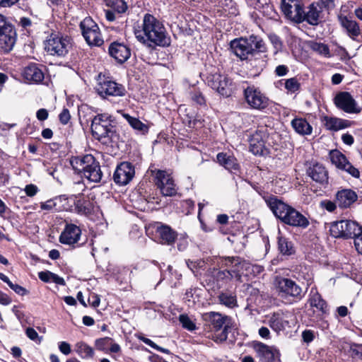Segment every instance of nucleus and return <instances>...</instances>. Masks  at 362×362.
I'll return each mask as SVG.
<instances>
[{"label": "nucleus", "instance_id": "43", "mask_svg": "<svg viewBox=\"0 0 362 362\" xmlns=\"http://www.w3.org/2000/svg\"><path fill=\"white\" fill-rule=\"evenodd\" d=\"M106 5L117 14L124 13L127 9V5L124 0H106Z\"/></svg>", "mask_w": 362, "mask_h": 362}, {"label": "nucleus", "instance_id": "8", "mask_svg": "<svg viewBox=\"0 0 362 362\" xmlns=\"http://www.w3.org/2000/svg\"><path fill=\"white\" fill-rule=\"evenodd\" d=\"M44 49L47 54L63 57H65L71 47V38L67 35L58 32H52L43 42Z\"/></svg>", "mask_w": 362, "mask_h": 362}, {"label": "nucleus", "instance_id": "47", "mask_svg": "<svg viewBox=\"0 0 362 362\" xmlns=\"http://www.w3.org/2000/svg\"><path fill=\"white\" fill-rule=\"evenodd\" d=\"M179 321L182 326L188 331L192 332L197 329L195 323L187 315H180L179 316Z\"/></svg>", "mask_w": 362, "mask_h": 362}, {"label": "nucleus", "instance_id": "58", "mask_svg": "<svg viewBox=\"0 0 362 362\" xmlns=\"http://www.w3.org/2000/svg\"><path fill=\"white\" fill-rule=\"evenodd\" d=\"M59 119L62 124H67L71 119V115L69 110L66 108H64L59 115Z\"/></svg>", "mask_w": 362, "mask_h": 362}, {"label": "nucleus", "instance_id": "3", "mask_svg": "<svg viewBox=\"0 0 362 362\" xmlns=\"http://www.w3.org/2000/svg\"><path fill=\"white\" fill-rule=\"evenodd\" d=\"M266 203L274 216L284 223L302 228H305L309 226L310 222L305 216L276 197H269L266 200Z\"/></svg>", "mask_w": 362, "mask_h": 362}, {"label": "nucleus", "instance_id": "23", "mask_svg": "<svg viewBox=\"0 0 362 362\" xmlns=\"http://www.w3.org/2000/svg\"><path fill=\"white\" fill-rule=\"evenodd\" d=\"M281 8L287 19L296 23H302L303 10L302 1L281 4Z\"/></svg>", "mask_w": 362, "mask_h": 362}, {"label": "nucleus", "instance_id": "20", "mask_svg": "<svg viewBox=\"0 0 362 362\" xmlns=\"http://www.w3.org/2000/svg\"><path fill=\"white\" fill-rule=\"evenodd\" d=\"M153 229L156 240L161 244L171 245L177 238V232L168 225L157 222L153 225Z\"/></svg>", "mask_w": 362, "mask_h": 362}, {"label": "nucleus", "instance_id": "17", "mask_svg": "<svg viewBox=\"0 0 362 362\" xmlns=\"http://www.w3.org/2000/svg\"><path fill=\"white\" fill-rule=\"evenodd\" d=\"M95 89L103 98H107L108 96H124L127 92L123 85L107 78L100 80Z\"/></svg>", "mask_w": 362, "mask_h": 362}, {"label": "nucleus", "instance_id": "5", "mask_svg": "<svg viewBox=\"0 0 362 362\" xmlns=\"http://www.w3.org/2000/svg\"><path fill=\"white\" fill-rule=\"evenodd\" d=\"M203 320L208 323L211 329L209 336L216 343L226 341L228 334L235 329V325L231 317L217 312H209L203 314Z\"/></svg>", "mask_w": 362, "mask_h": 362}, {"label": "nucleus", "instance_id": "14", "mask_svg": "<svg viewBox=\"0 0 362 362\" xmlns=\"http://www.w3.org/2000/svg\"><path fill=\"white\" fill-rule=\"evenodd\" d=\"M333 103L338 110L347 114H358L362 110L361 107L349 92L341 91L337 93Z\"/></svg>", "mask_w": 362, "mask_h": 362}, {"label": "nucleus", "instance_id": "49", "mask_svg": "<svg viewBox=\"0 0 362 362\" xmlns=\"http://www.w3.org/2000/svg\"><path fill=\"white\" fill-rule=\"evenodd\" d=\"M318 8L323 11H329L335 6L334 0H317L314 2Z\"/></svg>", "mask_w": 362, "mask_h": 362}, {"label": "nucleus", "instance_id": "39", "mask_svg": "<svg viewBox=\"0 0 362 362\" xmlns=\"http://www.w3.org/2000/svg\"><path fill=\"white\" fill-rule=\"evenodd\" d=\"M122 116L134 129L139 132L143 134H146L148 132V125L143 123L138 118L132 117L127 113H123Z\"/></svg>", "mask_w": 362, "mask_h": 362}, {"label": "nucleus", "instance_id": "4", "mask_svg": "<svg viewBox=\"0 0 362 362\" xmlns=\"http://www.w3.org/2000/svg\"><path fill=\"white\" fill-rule=\"evenodd\" d=\"M230 47L232 52L241 60L249 59L250 57H266L265 44L256 36H250L249 39H235L230 42Z\"/></svg>", "mask_w": 362, "mask_h": 362}, {"label": "nucleus", "instance_id": "59", "mask_svg": "<svg viewBox=\"0 0 362 362\" xmlns=\"http://www.w3.org/2000/svg\"><path fill=\"white\" fill-rule=\"evenodd\" d=\"M334 52L338 55L341 60L349 59V54L346 49L341 46H337Z\"/></svg>", "mask_w": 362, "mask_h": 362}, {"label": "nucleus", "instance_id": "32", "mask_svg": "<svg viewBox=\"0 0 362 362\" xmlns=\"http://www.w3.org/2000/svg\"><path fill=\"white\" fill-rule=\"evenodd\" d=\"M277 247L279 253L284 256H291L296 252V248L293 242L282 234L280 229H278Z\"/></svg>", "mask_w": 362, "mask_h": 362}, {"label": "nucleus", "instance_id": "51", "mask_svg": "<svg viewBox=\"0 0 362 362\" xmlns=\"http://www.w3.org/2000/svg\"><path fill=\"white\" fill-rule=\"evenodd\" d=\"M18 25L22 28L23 30L30 33L34 25L31 19L27 17H21L18 21Z\"/></svg>", "mask_w": 362, "mask_h": 362}, {"label": "nucleus", "instance_id": "29", "mask_svg": "<svg viewBox=\"0 0 362 362\" xmlns=\"http://www.w3.org/2000/svg\"><path fill=\"white\" fill-rule=\"evenodd\" d=\"M255 349L259 357V362H274L279 357L278 350L261 342L255 344Z\"/></svg>", "mask_w": 362, "mask_h": 362}, {"label": "nucleus", "instance_id": "21", "mask_svg": "<svg viewBox=\"0 0 362 362\" xmlns=\"http://www.w3.org/2000/svg\"><path fill=\"white\" fill-rule=\"evenodd\" d=\"M329 158L331 162L337 168L343 170L352 175L354 177L358 178L360 176L359 170L354 167L347 160L346 156L338 150H332L329 152Z\"/></svg>", "mask_w": 362, "mask_h": 362}, {"label": "nucleus", "instance_id": "56", "mask_svg": "<svg viewBox=\"0 0 362 362\" xmlns=\"http://www.w3.org/2000/svg\"><path fill=\"white\" fill-rule=\"evenodd\" d=\"M186 264L187 267L193 272L195 273V269L197 268H202L204 265V262L202 260H196V261H192V260H187Z\"/></svg>", "mask_w": 362, "mask_h": 362}, {"label": "nucleus", "instance_id": "57", "mask_svg": "<svg viewBox=\"0 0 362 362\" xmlns=\"http://www.w3.org/2000/svg\"><path fill=\"white\" fill-rule=\"evenodd\" d=\"M24 191L27 196L32 197L39 192V189L35 185L29 184L25 185Z\"/></svg>", "mask_w": 362, "mask_h": 362}, {"label": "nucleus", "instance_id": "52", "mask_svg": "<svg viewBox=\"0 0 362 362\" xmlns=\"http://www.w3.org/2000/svg\"><path fill=\"white\" fill-rule=\"evenodd\" d=\"M81 156H73L70 159L71 165L78 174L82 173L83 168H81Z\"/></svg>", "mask_w": 362, "mask_h": 362}, {"label": "nucleus", "instance_id": "42", "mask_svg": "<svg viewBox=\"0 0 362 362\" xmlns=\"http://www.w3.org/2000/svg\"><path fill=\"white\" fill-rule=\"evenodd\" d=\"M310 47L313 52H317L321 56L327 58H330L332 57L329 48L326 44L317 42H310Z\"/></svg>", "mask_w": 362, "mask_h": 362}, {"label": "nucleus", "instance_id": "10", "mask_svg": "<svg viewBox=\"0 0 362 362\" xmlns=\"http://www.w3.org/2000/svg\"><path fill=\"white\" fill-rule=\"evenodd\" d=\"M329 230L333 237L355 240L362 233V227L355 221L341 220L332 223Z\"/></svg>", "mask_w": 362, "mask_h": 362}, {"label": "nucleus", "instance_id": "22", "mask_svg": "<svg viewBox=\"0 0 362 362\" xmlns=\"http://www.w3.org/2000/svg\"><path fill=\"white\" fill-rule=\"evenodd\" d=\"M134 175V165L129 162H122L117 165L113 175V180L119 185H126L132 180Z\"/></svg>", "mask_w": 362, "mask_h": 362}, {"label": "nucleus", "instance_id": "35", "mask_svg": "<svg viewBox=\"0 0 362 362\" xmlns=\"http://www.w3.org/2000/svg\"><path fill=\"white\" fill-rule=\"evenodd\" d=\"M83 176L92 182H99L103 177L99 163L95 159L91 166L85 170Z\"/></svg>", "mask_w": 362, "mask_h": 362}, {"label": "nucleus", "instance_id": "38", "mask_svg": "<svg viewBox=\"0 0 362 362\" xmlns=\"http://www.w3.org/2000/svg\"><path fill=\"white\" fill-rule=\"evenodd\" d=\"M74 351L83 359H88L94 356L93 349L83 341H78L74 345Z\"/></svg>", "mask_w": 362, "mask_h": 362}, {"label": "nucleus", "instance_id": "24", "mask_svg": "<svg viewBox=\"0 0 362 362\" xmlns=\"http://www.w3.org/2000/svg\"><path fill=\"white\" fill-rule=\"evenodd\" d=\"M44 68L41 64L31 63L23 69L22 76L29 83H40L45 78Z\"/></svg>", "mask_w": 362, "mask_h": 362}, {"label": "nucleus", "instance_id": "44", "mask_svg": "<svg viewBox=\"0 0 362 362\" xmlns=\"http://www.w3.org/2000/svg\"><path fill=\"white\" fill-rule=\"evenodd\" d=\"M223 11L229 15L236 16L238 13L235 2L233 0H217Z\"/></svg>", "mask_w": 362, "mask_h": 362}, {"label": "nucleus", "instance_id": "40", "mask_svg": "<svg viewBox=\"0 0 362 362\" xmlns=\"http://www.w3.org/2000/svg\"><path fill=\"white\" fill-rule=\"evenodd\" d=\"M218 299L221 305H225L229 308H233L238 306V301L236 296L230 292H221Z\"/></svg>", "mask_w": 362, "mask_h": 362}, {"label": "nucleus", "instance_id": "26", "mask_svg": "<svg viewBox=\"0 0 362 362\" xmlns=\"http://www.w3.org/2000/svg\"><path fill=\"white\" fill-rule=\"evenodd\" d=\"M81 235V228L75 224L66 223L59 237L62 244L71 245L79 240Z\"/></svg>", "mask_w": 362, "mask_h": 362}, {"label": "nucleus", "instance_id": "2", "mask_svg": "<svg viewBox=\"0 0 362 362\" xmlns=\"http://www.w3.org/2000/svg\"><path fill=\"white\" fill-rule=\"evenodd\" d=\"M217 263L221 268L225 269L217 272L216 278L218 281L225 282H229L233 279L241 282L243 270L257 274L262 270L261 267L253 265L240 257H221L218 259Z\"/></svg>", "mask_w": 362, "mask_h": 362}, {"label": "nucleus", "instance_id": "53", "mask_svg": "<svg viewBox=\"0 0 362 362\" xmlns=\"http://www.w3.org/2000/svg\"><path fill=\"white\" fill-rule=\"evenodd\" d=\"M95 159V158L90 154H86L81 156V168H83L82 174L84 173L86 169L91 166V164L93 163V160Z\"/></svg>", "mask_w": 362, "mask_h": 362}, {"label": "nucleus", "instance_id": "50", "mask_svg": "<svg viewBox=\"0 0 362 362\" xmlns=\"http://www.w3.org/2000/svg\"><path fill=\"white\" fill-rule=\"evenodd\" d=\"M112 339L110 337H103L95 340V345L98 350L105 351L106 348L111 342Z\"/></svg>", "mask_w": 362, "mask_h": 362}, {"label": "nucleus", "instance_id": "27", "mask_svg": "<svg viewBox=\"0 0 362 362\" xmlns=\"http://www.w3.org/2000/svg\"><path fill=\"white\" fill-rule=\"evenodd\" d=\"M340 25L346 30L347 35L353 40H355L361 34L358 23L350 16L341 13L337 16Z\"/></svg>", "mask_w": 362, "mask_h": 362}, {"label": "nucleus", "instance_id": "13", "mask_svg": "<svg viewBox=\"0 0 362 362\" xmlns=\"http://www.w3.org/2000/svg\"><path fill=\"white\" fill-rule=\"evenodd\" d=\"M58 199L60 202L67 201L68 203L71 204L70 206H64V209L74 210L75 212L81 215H88L93 209V202L88 198L81 195V194L70 196L63 194L59 196Z\"/></svg>", "mask_w": 362, "mask_h": 362}, {"label": "nucleus", "instance_id": "18", "mask_svg": "<svg viewBox=\"0 0 362 362\" xmlns=\"http://www.w3.org/2000/svg\"><path fill=\"white\" fill-rule=\"evenodd\" d=\"M269 134L267 126H259L249 139L250 150L254 155L263 153L266 139Z\"/></svg>", "mask_w": 362, "mask_h": 362}, {"label": "nucleus", "instance_id": "25", "mask_svg": "<svg viewBox=\"0 0 362 362\" xmlns=\"http://www.w3.org/2000/svg\"><path fill=\"white\" fill-rule=\"evenodd\" d=\"M108 52L110 55L118 63H124L131 56V49L124 42L115 41L110 43Z\"/></svg>", "mask_w": 362, "mask_h": 362}, {"label": "nucleus", "instance_id": "60", "mask_svg": "<svg viewBox=\"0 0 362 362\" xmlns=\"http://www.w3.org/2000/svg\"><path fill=\"white\" fill-rule=\"evenodd\" d=\"M204 119L200 115H196L192 121H189L190 127H201L204 125Z\"/></svg>", "mask_w": 362, "mask_h": 362}, {"label": "nucleus", "instance_id": "15", "mask_svg": "<svg viewBox=\"0 0 362 362\" xmlns=\"http://www.w3.org/2000/svg\"><path fill=\"white\" fill-rule=\"evenodd\" d=\"M244 97L248 105L255 110H263L269 105V98L255 86L244 90Z\"/></svg>", "mask_w": 362, "mask_h": 362}, {"label": "nucleus", "instance_id": "37", "mask_svg": "<svg viewBox=\"0 0 362 362\" xmlns=\"http://www.w3.org/2000/svg\"><path fill=\"white\" fill-rule=\"evenodd\" d=\"M291 126L300 135H310L313 132L312 126L303 118H295L291 121Z\"/></svg>", "mask_w": 362, "mask_h": 362}, {"label": "nucleus", "instance_id": "34", "mask_svg": "<svg viewBox=\"0 0 362 362\" xmlns=\"http://www.w3.org/2000/svg\"><path fill=\"white\" fill-rule=\"evenodd\" d=\"M308 303L310 307L315 308L322 314L327 313V305L325 300L322 299L321 295L316 289L311 288L309 293Z\"/></svg>", "mask_w": 362, "mask_h": 362}, {"label": "nucleus", "instance_id": "36", "mask_svg": "<svg viewBox=\"0 0 362 362\" xmlns=\"http://www.w3.org/2000/svg\"><path fill=\"white\" fill-rule=\"evenodd\" d=\"M269 324L270 327L275 332H279L286 329L288 322L285 318L283 313H274L269 319Z\"/></svg>", "mask_w": 362, "mask_h": 362}, {"label": "nucleus", "instance_id": "9", "mask_svg": "<svg viewBox=\"0 0 362 362\" xmlns=\"http://www.w3.org/2000/svg\"><path fill=\"white\" fill-rule=\"evenodd\" d=\"M206 83L225 98L230 97L235 90V85L233 81L227 75L220 73L209 74L206 78Z\"/></svg>", "mask_w": 362, "mask_h": 362}, {"label": "nucleus", "instance_id": "55", "mask_svg": "<svg viewBox=\"0 0 362 362\" xmlns=\"http://www.w3.org/2000/svg\"><path fill=\"white\" fill-rule=\"evenodd\" d=\"M337 204L334 202L325 199L320 202V206L329 212H333L337 208Z\"/></svg>", "mask_w": 362, "mask_h": 362}, {"label": "nucleus", "instance_id": "41", "mask_svg": "<svg viewBox=\"0 0 362 362\" xmlns=\"http://www.w3.org/2000/svg\"><path fill=\"white\" fill-rule=\"evenodd\" d=\"M39 279L46 283L48 282H54L57 284L64 286L65 281L64 279L58 276L56 274H54L49 271H43L38 273Z\"/></svg>", "mask_w": 362, "mask_h": 362}, {"label": "nucleus", "instance_id": "63", "mask_svg": "<svg viewBox=\"0 0 362 362\" xmlns=\"http://www.w3.org/2000/svg\"><path fill=\"white\" fill-rule=\"evenodd\" d=\"M88 303L94 308H97L99 306L100 303V298L98 295L95 293H92L88 297Z\"/></svg>", "mask_w": 362, "mask_h": 362}, {"label": "nucleus", "instance_id": "48", "mask_svg": "<svg viewBox=\"0 0 362 362\" xmlns=\"http://www.w3.org/2000/svg\"><path fill=\"white\" fill-rule=\"evenodd\" d=\"M139 339L143 341L146 345L151 346V348L160 351L162 353L166 354H170V351L168 349L163 348L161 346H159L156 343H154L151 339L146 338L145 337H139Z\"/></svg>", "mask_w": 362, "mask_h": 362}, {"label": "nucleus", "instance_id": "7", "mask_svg": "<svg viewBox=\"0 0 362 362\" xmlns=\"http://www.w3.org/2000/svg\"><path fill=\"white\" fill-rule=\"evenodd\" d=\"M275 286L279 297L286 304L291 305L298 303L305 295L303 288L295 281L288 278H276Z\"/></svg>", "mask_w": 362, "mask_h": 362}, {"label": "nucleus", "instance_id": "30", "mask_svg": "<svg viewBox=\"0 0 362 362\" xmlns=\"http://www.w3.org/2000/svg\"><path fill=\"white\" fill-rule=\"evenodd\" d=\"M356 193L349 189L339 191L336 194V203L339 208L346 209L351 206L357 200Z\"/></svg>", "mask_w": 362, "mask_h": 362}, {"label": "nucleus", "instance_id": "12", "mask_svg": "<svg viewBox=\"0 0 362 362\" xmlns=\"http://www.w3.org/2000/svg\"><path fill=\"white\" fill-rule=\"evenodd\" d=\"M83 37L90 46L100 47L104 42L98 24L90 18H85L79 25Z\"/></svg>", "mask_w": 362, "mask_h": 362}, {"label": "nucleus", "instance_id": "45", "mask_svg": "<svg viewBox=\"0 0 362 362\" xmlns=\"http://www.w3.org/2000/svg\"><path fill=\"white\" fill-rule=\"evenodd\" d=\"M189 97L193 103L199 105H206V98L199 89L193 88L189 92Z\"/></svg>", "mask_w": 362, "mask_h": 362}, {"label": "nucleus", "instance_id": "28", "mask_svg": "<svg viewBox=\"0 0 362 362\" xmlns=\"http://www.w3.org/2000/svg\"><path fill=\"white\" fill-rule=\"evenodd\" d=\"M322 122L326 129L332 132L351 127L354 124V121L327 115L322 117Z\"/></svg>", "mask_w": 362, "mask_h": 362}, {"label": "nucleus", "instance_id": "46", "mask_svg": "<svg viewBox=\"0 0 362 362\" xmlns=\"http://www.w3.org/2000/svg\"><path fill=\"white\" fill-rule=\"evenodd\" d=\"M284 86L288 92L294 93L300 90V83L296 78L293 77L286 79L284 83Z\"/></svg>", "mask_w": 362, "mask_h": 362}, {"label": "nucleus", "instance_id": "54", "mask_svg": "<svg viewBox=\"0 0 362 362\" xmlns=\"http://www.w3.org/2000/svg\"><path fill=\"white\" fill-rule=\"evenodd\" d=\"M26 336L32 341L37 343H40L42 337H40L37 332L32 327H28L25 330Z\"/></svg>", "mask_w": 362, "mask_h": 362}, {"label": "nucleus", "instance_id": "6", "mask_svg": "<svg viewBox=\"0 0 362 362\" xmlns=\"http://www.w3.org/2000/svg\"><path fill=\"white\" fill-rule=\"evenodd\" d=\"M93 137L103 144L108 145L116 138V127L112 117L107 113L98 114L91 122Z\"/></svg>", "mask_w": 362, "mask_h": 362}, {"label": "nucleus", "instance_id": "1", "mask_svg": "<svg viewBox=\"0 0 362 362\" xmlns=\"http://www.w3.org/2000/svg\"><path fill=\"white\" fill-rule=\"evenodd\" d=\"M134 33L139 42L149 47L170 45V38L163 24L151 14L144 15L141 25L134 27Z\"/></svg>", "mask_w": 362, "mask_h": 362}, {"label": "nucleus", "instance_id": "61", "mask_svg": "<svg viewBox=\"0 0 362 362\" xmlns=\"http://www.w3.org/2000/svg\"><path fill=\"white\" fill-rule=\"evenodd\" d=\"M59 349L64 355H69L71 352V345L66 341H61L59 343Z\"/></svg>", "mask_w": 362, "mask_h": 362}, {"label": "nucleus", "instance_id": "64", "mask_svg": "<svg viewBox=\"0 0 362 362\" xmlns=\"http://www.w3.org/2000/svg\"><path fill=\"white\" fill-rule=\"evenodd\" d=\"M275 74L278 76H284L288 72V68L286 65H279L276 67Z\"/></svg>", "mask_w": 362, "mask_h": 362}, {"label": "nucleus", "instance_id": "31", "mask_svg": "<svg viewBox=\"0 0 362 362\" xmlns=\"http://www.w3.org/2000/svg\"><path fill=\"white\" fill-rule=\"evenodd\" d=\"M322 13V11L313 2L309 5L306 12L303 10L302 22L306 21L309 25H317L320 23Z\"/></svg>", "mask_w": 362, "mask_h": 362}, {"label": "nucleus", "instance_id": "19", "mask_svg": "<svg viewBox=\"0 0 362 362\" xmlns=\"http://www.w3.org/2000/svg\"><path fill=\"white\" fill-rule=\"evenodd\" d=\"M306 174L313 181L322 187L328 185V171L320 163L310 162L306 168Z\"/></svg>", "mask_w": 362, "mask_h": 362}, {"label": "nucleus", "instance_id": "11", "mask_svg": "<svg viewBox=\"0 0 362 362\" xmlns=\"http://www.w3.org/2000/svg\"><path fill=\"white\" fill-rule=\"evenodd\" d=\"M17 34L14 26L7 18L0 14V49L5 53L11 52L16 42Z\"/></svg>", "mask_w": 362, "mask_h": 362}, {"label": "nucleus", "instance_id": "16", "mask_svg": "<svg viewBox=\"0 0 362 362\" xmlns=\"http://www.w3.org/2000/svg\"><path fill=\"white\" fill-rule=\"evenodd\" d=\"M154 182L161 194L165 197H172L176 194V185L171 175L164 170H156L154 175Z\"/></svg>", "mask_w": 362, "mask_h": 362}, {"label": "nucleus", "instance_id": "33", "mask_svg": "<svg viewBox=\"0 0 362 362\" xmlns=\"http://www.w3.org/2000/svg\"><path fill=\"white\" fill-rule=\"evenodd\" d=\"M218 163L231 173H235L239 169V164L235 157L226 153H218L216 156Z\"/></svg>", "mask_w": 362, "mask_h": 362}, {"label": "nucleus", "instance_id": "62", "mask_svg": "<svg viewBox=\"0 0 362 362\" xmlns=\"http://www.w3.org/2000/svg\"><path fill=\"white\" fill-rule=\"evenodd\" d=\"M302 337L305 342L310 343L313 341L315 338V332L310 329H306L303 332Z\"/></svg>", "mask_w": 362, "mask_h": 362}]
</instances>
